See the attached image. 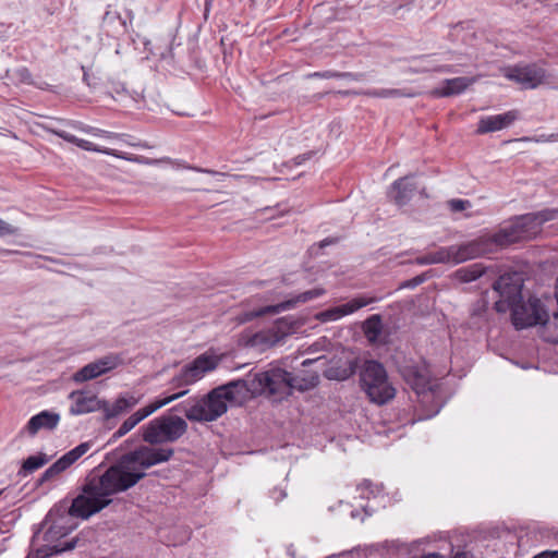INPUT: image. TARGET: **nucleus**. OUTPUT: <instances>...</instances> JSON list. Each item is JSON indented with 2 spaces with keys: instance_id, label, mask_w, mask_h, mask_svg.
I'll use <instances>...</instances> for the list:
<instances>
[{
  "instance_id": "nucleus-2",
  "label": "nucleus",
  "mask_w": 558,
  "mask_h": 558,
  "mask_svg": "<svg viewBox=\"0 0 558 558\" xmlns=\"http://www.w3.org/2000/svg\"><path fill=\"white\" fill-rule=\"evenodd\" d=\"M47 530L43 535V545H39L40 535L36 533L32 546L43 557H50L70 549V502L60 501L47 514L45 520Z\"/></svg>"
},
{
  "instance_id": "nucleus-49",
  "label": "nucleus",
  "mask_w": 558,
  "mask_h": 558,
  "mask_svg": "<svg viewBox=\"0 0 558 558\" xmlns=\"http://www.w3.org/2000/svg\"><path fill=\"white\" fill-rule=\"evenodd\" d=\"M71 547H72V549L75 547V542H74V539H72Z\"/></svg>"
},
{
  "instance_id": "nucleus-43",
  "label": "nucleus",
  "mask_w": 558,
  "mask_h": 558,
  "mask_svg": "<svg viewBox=\"0 0 558 558\" xmlns=\"http://www.w3.org/2000/svg\"><path fill=\"white\" fill-rule=\"evenodd\" d=\"M453 558H473V556L469 555L468 553H457Z\"/></svg>"
},
{
  "instance_id": "nucleus-7",
  "label": "nucleus",
  "mask_w": 558,
  "mask_h": 558,
  "mask_svg": "<svg viewBox=\"0 0 558 558\" xmlns=\"http://www.w3.org/2000/svg\"><path fill=\"white\" fill-rule=\"evenodd\" d=\"M143 439L150 445L172 444L187 430L181 416L163 414L148 422L143 428Z\"/></svg>"
},
{
  "instance_id": "nucleus-3",
  "label": "nucleus",
  "mask_w": 558,
  "mask_h": 558,
  "mask_svg": "<svg viewBox=\"0 0 558 558\" xmlns=\"http://www.w3.org/2000/svg\"><path fill=\"white\" fill-rule=\"evenodd\" d=\"M243 399L238 381L232 380L191 401L183 412L192 422H213L227 412L229 402H239Z\"/></svg>"
},
{
  "instance_id": "nucleus-12",
  "label": "nucleus",
  "mask_w": 558,
  "mask_h": 558,
  "mask_svg": "<svg viewBox=\"0 0 558 558\" xmlns=\"http://www.w3.org/2000/svg\"><path fill=\"white\" fill-rule=\"evenodd\" d=\"M501 71L506 78L520 84L526 89L536 88L546 78L545 70L536 64L507 66Z\"/></svg>"
},
{
  "instance_id": "nucleus-29",
  "label": "nucleus",
  "mask_w": 558,
  "mask_h": 558,
  "mask_svg": "<svg viewBox=\"0 0 558 558\" xmlns=\"http://www.w3.org/2000/svg\"><path fill=\"white\" fill-rule=\"evenodd\" d=\"M355 372V366L351 361H347L343 366H330L326 369L325 375L329 379L345 380Z\"/></svg>"
},
{
  "instance_id": "nucleus-19",
  "label": "nucleus",
  "mask_w": 558,
  "mask_h": 558,
  "mask_svg": "<svg viewBox=\"0 0 558 558\" xmlns=\"http://www.w3.org/2000/svg\"><path fill=\"white\" fill-rule=\"evenodd\" d=\"M72 144H75L76 146H78L85 150L101 153L105 155L113 156L116 158L124 159V160L132 161V162L144 163V165H156L158 162V160L149 159V158H146L143 156L130 155V154L122 153V151L111 149V148L98 147V146L94 145L92 142L82 140V138H77L74 135H72Z\"/></svg>"
},
{
  "instance_id": "nucleus-44",
  "label": "nucleus",
  "mask_w": 558,
  "mask_h": 558,
  "mask_svg": "<svg viewBox=\"0 0 558 558\" xmlns=\"http://www.w3.org/2000/svg\"><path fill=\"white\" fill-rule=\"evenodd\" d=\"M422 558H445L444 556L439 555V554H428V555H425L424 557Z\"/></svg>"
},
{
  "instance_id": "nucleus-11",
  "label": "nucleus",
  "mask_w": 558,
  "mask_h": 558,
  "mask_svg": "<svg viewBox=\"0 0 558 558\" xmlns=\"http://www.w3.org/2000/svg\"><path fill=\"white\" fill-rule=\"evenodd\" d=\"M493 287L501 298V300L495 304L497 311H505V304L510 306L522 299L523 280L517 272L500 276Z\"/></svg>"
},
{
  "instance_id": "nucleus-20",
  "label": "nucleus",
  "mask_w": 558,
  "mask_h": 558,
  "mask_svg": "<svg viewBox=\"0 0 558 558\" xmlns=\"http://www.w3.org/2000/svg\"><path fill=\"white\" fill-rule=\"evenodd\" d=\"M517 118V112L512 110L500 114L483 117L477 123L476 132L478 134H485L501 131L511 125Z\"/></svg>"
},
{
  "instance_id": "nucleus-26",
  "label": "nucleus",
  "mask_w": 558,
  "mask_h": 558,
  "mask_svg": "<svg viewBox=\"0 0 558 558\" xmlns=\"http://www.w3.org/2000/svg\"><path fill=\"white\" fill-rule=\"evenodd\" d=\"M418 263L423 264V265L440 264V263L453 264L452 245L448 246V247H440L438 251L425 255L424 257L418 259Z\"/></svg>"
},
{
  "instance_id": "nucleus-18",
  "label": "nucleus",
  "mask_w": 558,
  "mask_h": 558,
  "mask_svg": "<svg viewBox=\"0 0 558 558\" xmlns=\"http://www.w3.org/2000/svg\"><path fill=\"white\" fill-rule=\"evenodd\" d=\"M141 400L142 395L136 396L132 392H125L120 395L113 402L101 401L99 410H102L104 416L110 420L126 413L138 404Z\"/></svg>"
},
{
  "instance_id": "nucleus-34",
  "label": "nucleus",
  "mask_w": 558,
  "mask_h": 558,
  "mask_svg": "<svg viewBox=\"0 0 558 558\" xmlns=\"http://www.w3.org/2000/svg\"><path fill=\"white\" fill-rule=\"evenodd\" d=\"M367 94L369 96L380 97V98L400 97L403 95L401 93V90H399V89H389V88L374 89V90H369Z\"/></svg>"
},
{
  "instance_id": "nucleus-35",
  "label": "nucleus",
  "mask_w": 558,
  "mask_h": 558,
  "mask_svg": "<svg viewBox=\"0 0 558 558\" xmlns=\"http://www.w3.org/2000/svg\"><path fill=\"white\" fill-rule=\"evenodd\" d=\"M524 142H534V143H553L558 142V132L551 134H541L534 137H524L522 138Z\"/></svg>"
},
{
  "instance_id": "nucleus-4",
  "label": "nucleus",
  "mask_w": 558,
  "mask_h": 558,
  "mask_svg": "<svg viewBox=\"0 0 558 558\" xmlns=\"http://www.w3.org/2000/svg\"><path fill=\"white\" fill-rule=\"evenodd\" d=\"M244 399L266 396L275 401L282 400L296 387L293 376L280 367H270L264 372L248 374L236 380Z\"/></svg>"
},
{
  "instance_id": "nucleus-38",
  "label": "nucleus",
  "mask_w": 558,
  "mask_h": 558,
  "mask_svg": "<svg viewBox=\"0 0 558 558\" xmlns=\"http://www.w3.org/2000/svg\"><path fill=\"white\" fill-rule=\"evenodd\" d=\"M448 206L452 211H462L471 206V203L466 199H450Z\"/></svg>"
},
{
  "instance_id": "nucleus-14",
  "label": "nucleus",
  "mask_w": 558,
  "mask_h": 558,
  "mask_svg": "<svg viewBox=\"0 0 558 558\" xmlns=\"http://www.w3.org/2000/svg\"><path fill=\"white\" fill-rule=\"evenodd\" d=\"M121 364L122 360L119 355L107 354L94 362L86 364L72 376V380L75 383L92 380L116 369Z\"/></svg>"
},
{
  "instance_id": "nucleus-47",
  "label": "nucleus",
  "mask_w": 558,
  "mask_h": 558,
  "mask_svg": "<svg viewBox=\"0 0 558 558\" xmlns=\"http://www.w3.org/2000/svg\"><path fill=\"white\" fill-rule=\"evenodd\" d=\"M132 145H133V146H136V147H143V148H146V147H147V145H145V144H141V143H138V144H132Z\"/></svg>"
},
{
  "instance_id": "nucleus-51",
  "label": "nucleus",
  "mask_w": 558,
  "mask_h": 558,
  "mask_svg": "<svg viewBox=\"0 0 558 558\" xmlns=\"http://www.w3.org/2000/svg\"><path fill=\"white\" fill-rule=\"evenodd\" d=\"M307 363H310V361H308V360L303 361V365H306Z\"/></svg>"
},
{
  "instance_id": "nucleus-22",
  "label": "nucleus",
  "mask_w": 558,
  "mask_h": 558,
  "mask_svg": "<svg viewBox=\"0 0 558 558\" xmlns=\"http://www.w3.org/2000/svg\"><path fill=\"white\" fill-rule=\"evenodd\" d=\"M101 401L90 391H72V414H85L99 410Z\"/></svg>"
},
{
  "instance_id": "nucleus-23",
  "label": "nucleus",
  "mask_w": 558,
  "mask_h": 558,
  "mask_svg": "<svg viewBox=\"0 0 558 558\" xmlns=\"http://www.w3.org/2000/svg\"><path fill=\"white\" fill-rule=\"evenodd\" d=\"M414 190L415 185L410 181V178L404 177L392 183L388 196L397 205L402 206L412 197Z\"/></svg>"
},
{
  "instance_id": "nucleus-40",
  "label": "nucleus",
  "mask_w": 558,
  "mask_h": 558,
  "mask_svg": "<svg viewBox=\"0 0 558 558\" xmlns=\"http://www.w3.org/2000/svg\"><path fill=\"white\" fill-rule=\"evenodd\" d=\"M99 135H102V136H106V137H109V138H116V137H119L120 135L119 134H116V133H109V132H106V131H98Z\"/></svg>"
},
{
  "instance_id": "nucleus-45",
  "label": "nucleus",
  "mask_w": 558,
  "mask_h": 558,
  "mask_svg": "<svg viewBox=\"0 0 558 558\" xmlns=\"http://www.w3.org/2000/svg\"><path fill=\"white\" fill-rule=\"evenodd\" d=\"M330 243H332V241H331V240L326 239V240H323V241L320 242V246H322V247H324V246H326V245H329Z\"/></svg>"
},
{
  "instance_id": "nucleus-13",
  "label": "nucleus",
  "mask_w": 558,
  "mask_h": 558,
  "mask_svg": "<svg viewBox=\"0 0 558 558\" xmlns=\"http://www.w3.org/2000/svg\"><path fill=\"white\" fill-rule=\"evenodd\" d=\"M187 393V390L180 391L178 393H173L169 397L157 399L149 404L138 409L132 415H130L118 428V430L113 434V438H120L132 430L137 424L144 421L146 417L161 409L162 407L171 403L174 400L183 397Z\"/></svg>"
},
{
  "instance_id": "nucleus-8",
  "label": "nucleus",
  "mask_w": 558,
  "mask_h": 558,
  "mask_svg": "<svg viewBox=\"0 0 558 558\" xmlns=\"http://www.w3.org/2000/svg\"><path fill=\"white\" fill-rule=\"evenodd\" d=\"M400 374L422 404L434 401L435 392L430 385V371L425 361L407 362L400 367Z\"/></svg>"
},
{
  "instance_id": "nucleus-9",
  "label": "nucleus",
  "mask_w": 558,
  "mask_h": 558,
  "mask_svg": "<svg viewBox=\"0 0 558 558\" xmlns=\"http://www.w3.org/2000/svg\"><path fill=\"white\" fill-rule=\"evenodd\" d=\"M220 362L217 355L203 353L194 361L186 364L172 378L171 384L175 388L190 386L201 380L207 373L214 371Z\"/></svg>"
},
{
  "instance_id": "nucleus-30",
  "label": "nucleus",
  "mask_w": 558,
  "mask_h": 558,
  "mask_svg": "<svg viewBox=\"0 0 558 558\" xmlns=\"http://www.w3.org/2000/svg\"><path fill=\"white\" fill-rule=\"evenodd\" d=\"M70 466V452L64 453L57 462L50 465L41 475L40 481H50Z\"/></svg>"
},
{
  "instance_id": "nucleus-37",
  "label": "nucleus",
  "mask_w": 558,
  "mask_h": 558,
  "mask_svg": "<svg viewBox=\"0 0 558 558\" xmlns=\"http://www.w3.org/2000/svg\"><path fill=\"white\" fill-rule=\"evenodd\" d=\"M19 229L15 226L0 218V238L15 235Z\"/></svg>"
},
{
  "instance_id": "nucleus-27",
  "label": "nucleus",
  "mask_w": 558,
  "mask_h": 558,
  "mask_svg": "<svg viewBox=\"0 0 558 558\" xmlns=\"http://www.w3.org/2000/svg\"><path fill=\"white\" fill-rule=\"evenodd\" d=\"M363 331L369 342H376L379 339L383 331L381 317L377 314L368 317L364 322Z\"/></svg>"
},
{
  "instance_id": "nucleus-46",
  "label": "nucleus",
  "mask_w": 558,
  "mask_h": 558,
  "mask_svg": "<svg viewBox=\"0 0 558 558\" xmlns=\"http://www.w3.org/2000/svg\"><path fill=\"white\" fill-rule=\"evenodd\" d=\"M551 12L558 14V3L554 4L551 8Z\"/></svg>"
},
{
  "instance_id": "nucleus-24",
  "label": "nucleus",
  "mask_w": 558,
  "mask_h": 558,
  "mask_svg": "<svg viewBox=\"0 0 558 558\" xmlns=\"http://www.w3.org/2000/svg\"><path fill=\"white\" fill-rule=\"evenodd\" d=\"M475 83V78L459 76L445 80L434 94L439 97H449L463 93L469 86Z\"/></svg>"
},
{
  "instance_id": "nucleus-15",
  "label": "nucleus",
  "mask_w": 558,
  "mask_h": 558,
  "mask_svg": "<svg viewBox=\"0 0 558 558\" xmlns=\"http://www.w3.org/2000/svg\"><path fill=\"white\" fill-rule=\"evenodd\" d=\"M375 298L357 296L344 304H340L315 314L314 318L323 324L340 320L357 312L360 308L375 302Z\"/></svg>"
},
{
  "instance_id": "nucleus-10",
  "label": "nucleus",
  "mask_w": 558,
  "mask_h": 558,
  "mask_svg": "<svg viewBox=\"0 0 558 558\" xmlns=\"http://www.w3.org/2000/svg\"><path fill=\"white\" fill-rule=\"evenodd\" d=\"M298 324L291 317H282L269 327L252 336L250 344L260 351L280 343L287 336L292 333Z\"/></svg>"
},
{
  "instance_id": "nucleus-41",
  "label": "nucleus",
  "mask_w": 558,
  "mask_h": 558,
  "mask_svg": "<svg viewBox=\"0 0 558 558\" xmlns=\"http://www.w3.org/2000/svg\"><path fill=\"white\" fill-rule=\"evenodd\" d=\"M82 69H83V71H84L83 78H84V81L86 82V84H87L88 86H90V85H92V82H90V75H88V73L85 71V68H82Z\"/></svg>"
},
{
  "instance_id": "nucleus-50",
  "label": "nucleus",
  "mask_w": 558,
  "mask_h": 558,
  "mask_svg": "<svg viewBox=\"0 0 558 558\" xmlns=\"http://www.w3.org/2000/svg\"><path fill=\"white\" fill-rule=\"evenodd\" d=\"M0 252L5 253V254H9V253H10L9 251L1 250V248H0Z\"/></svg>"
},
{
  "instance_id": "nucleus-48",
  "label": "nucleus",
  "mask_w": 558,
  "mask_h": 558,
  "mask_svg": "<svg viewBox=\"0 0 558 558\" xmlns=\"http://www.w3.org/2000/svg\"><path fill=\"white\" fill-rule=\"evenodd\" d=\"M439 409L437 408L429 416L432 415H435L436 413H438Z\"/></svg>"
},
{
  "instance_id": "nucleus-32",
  "label": "nucleus",
  "mask_w": 558,
  "mask_h": 558,
  "mask_svg": "<svg viewBox=\"0 0 558 558\" xmlns=\"http://www.w3.org/2000/svg\"><path fill=\"white\" fill-rule=\"evenodd\" d=\"M95 441L88 440L85 442L80 444L75 448L72 449V463H74L76 460L82 458L83 456L89 453V457H92L95 452H97V449L95 448Z\"/></svg>"
},
{
  "instance_id": "nucleus-31",
  "label": "nucleus",
  "mask_w": 558,
  "mask_h": 558,
  "mask_svg": "<svg viewBox=\"0 0 558 558\" xmlns=\"http://www.w3.org/2000/svg\"><path fill=\"white\" fill-rule=\"evenodd\" d=\"M484 274V267L481 264H473L457 270V277L464 282H471L478 279Z\"/></svg>"
},
{
  "instance_id": "nucleus-5",
  "label": "nucleus",
  "mask_w": 558,
  "mask_h": 558,
  "mask_svg": "<svg viewBox=\"0 0 558 558\" xmlns=\"http://www.w3.org/2000/svg\"><path fill=\"white\" fill-rule=\"evenodd\" d=\"M558 217V209H544L538 213L526 214L515 217L500 227V229L487 234L490 245L495 252L512 243L529 240L539 233L542 225Z\"/></svg>"
},
{
  "instance_id": "nucleus-1",
  "label": "nucleus",
  "mask_w": 558,
  "mask_h": 558,
  "mask_svg": "<svg viewBox=\"0 0 558 558\" xmlns=\"http://www.w3.org/2000/svg\"><path fill=\"white\" fill-rule=\"evenodd\" d=\"M173 449L142 446L124 454L97 481H90L82 495L72 499V515L87 519L111 501V495L124 492L145 476V470L170 460Z\"/></svg>"
},
{
  "instance_id": "nucleus-42",
  "label": "nucleus",
  "mask_w": 558,
  "mask_h": 558,
  "mask_svg": "<svg viewBox=\"0 0 558 558\" xmlns=\"http://www.w3.org/2000/svg\"><path fill=\"white\" fill-rule=\"evenodd\" d=\"M187 168L192 169V167H187ZM193 170L198 171V172H206V173H210V174H216L217 173V172H215L213 170L201 169V168H193Z\"/></svg>"
},
{
  "instance_id": "nucleus-16",
  "label": "nucleus",
  "mask_w": 558,
  "mask_h": 558,
  "mask_svg": "<svg viewBox=\"0 0 558 558\" xmlns=\"http://www.w3.org/2000/svg\"><path fill=\"white\" fill-rule=\"evenodd\" d=\"M453 264L464 263L466 260L477 258L485 254L492 253L493 247L487 234H483L472 241L459 245H452Z\"/></svg>"
},
{
  "instance_id": "nucleus-36",
  "label": "nucleus",
  "mask_w": 558,
  "mask_h": 558,
  "mask_svg": "<svg viewBox=\"0 0 558 558\" xmlns=\"http://www.w3.org/2000/svg\"><path fill=\"white\" fill-rule=\"evenodd\" d=\"M350 73H340L335 71H324V72H314L308 75V77H317V78H335V77H350Z\"/></svg>"
},
{
  "instance_id": "nucleus-53",
  "label": "nucleus",
  "mask_w": 558,
  "mask_h": 558,
  "mask_svg": "<svg viewBox=\"0 0 558 558\" xmlns=\"http://www.w3.org/2000/svg\"><path fill=\"white\" fill-rule=\"evenodd\" d=\"M3 490H0V496L2 495Z\"/></svg>"
},
{
  "instance_id": "nucleus-33",
  "label": "nucleus",
  "mask_w": 558,
  "mask_h": 558,
  "mask_svg": "<svg viewBox=\"0 0 558 558\" xmlns=\"http://www.w3.org/2000/svg\"><path fill=\"white\" fill-rule=\"evenodd\" d=\"M422 61H424L426 63V65H424L423 70L424 71H436V72H444V73H449V72H452L453 69L451 65H434L432 63V56H425L422 58Z\"/></svg>"
},
{
  "instance_id": "nucleus-21",
  "label": "nucleus",
  "mask_w": 558,
  "mask_h": 558,
  "mask_svg": "<svg viewBox=\"0 0 558 558\" xmlns=\"http://www.w3.org/2000/svg\"><path fill=\"white\" fill-rule=\"evenodd\" d=\"M59 421V414L50 411H41L31 417L23 432H26L29 436H34L41 429L51 430L56 428Z\"/></svg>"
},
{
  "instance_id": "nucleus-6",
  "label": "nucleus",
  "mask_w": 558,
  "mask_h": 558,
  "mask_svg": "<svg viewBox=\"0 0 558 558\" xmlns=\"http://www.w3.org/2000/svg\"><path fill=\"white\" fill-rule=\"evenodd\" d=\"M360 377L362 389L373 403L385 404L395 398L396 388L379 362L366 361Z\"/></svg>"
},
{
  "instance_id": "nucleus-25",
  "label": "nucleus",
  "mask_w": 558,
  "mask_h": 558,
  "mask_svg": "<svg viewBox=\"0 0 558 558\" xmlns=\"http://www.w3.org/2000/svg\"><path fill=\"white\" fill-rule=\"evenodd\" d=\"M112 97L125 106L134 105L137 108L144 102L143 90H129L124 84L114 83L111 86Z\"/></svg>"
},
{
  "instance_id": "nucleus-17",
  "label": "nucleus",
  "mask_w": 558,
  "mask_h": 558,
  "mask_svg": "<svg viewBox=\"0 0 558 558\" xmlns=\"http://www.w3.org/2000/svg\"><path fill=\"white\" fill-rule=\"evenodd\" d=\"M325 293H326V290L324 288H315L312 290H307V291L299 293L295 296H293L284 302H281L279 304L262 307L258 311L251 313L246 317V319H251V318L257 317V316H263L266 314H278L280 312L294 308L300 303H306L308 301L317 299V298L324 295Z\"/></svg>"
},
{
  "instance_id": "nucleus-28",
  "label": "nucleus",
  "mask_w": 558,
  "mask_h": 558,
  "mask_svg": "<svg viewBox=\"0 0 558 558\" xmlns=\"http://www.w3.org/2000/svg\"><path fill=\"white\" fill-rule=\"evenodd\" d=\"M48 462V458L45 453H39L36 456H31L26 460H24L20 471V476H27L32 474L36 470L40 469Z\"/></svg>"
},
{
  "instance_id": "nucleus-54",
  "label": "nucleus",
  "mask_w": 558,
  "mask_h": 558,
  "mask_svg": "<svg viewBox=\"0 0 558 558\" xmlns=\"http://www.w3.org/2000/svg\"><path fill=\"white\" fill-rule=\"evenodd\" d=\"M537 2H542L543 0H536Z\"/></svg>"
},
{
  "instance_id": "nucleus-39",
  "label": "nucleus",
  "mask_w": 558,
  "mask_h": 558,
  "mask_svg": "<svg viewBox=\"0 0 558 558\" xmlns=\"http://www.w3.org/2000/svg\"><path fill=\"white\" fill-rule=\"evenodd\" d=\"M533 558H558V550H545Z\"/></svg>"
},
{
  "instance_id": "nucleus-52",
  "label": "nucleus",
  "mask_w": 558,
  "mask_h": 558,
  "mask_svg": "<svg viewBox=\"0 0 558 558\" xmlns=\"http://www.w3.org/2000/svg\"><path fill=\"white\" fill-rule=\"evenodd\" d=\"M280 496L283 498L286 494L283 492H280Z\"/></svg>"
}]
</instances>
